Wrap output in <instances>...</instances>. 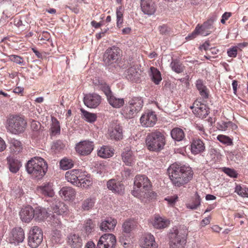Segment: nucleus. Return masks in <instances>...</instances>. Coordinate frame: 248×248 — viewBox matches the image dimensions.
I'll return each instance as SVG.
<instances>
[{"mask_svg": "<svg viewBox=\"0 0 248 248\" xmlns=\"http://www.w3.org/2000/svg\"><path fill=\"white\" fill-rule=\"evenodd\" d=\"M168 172L172 183L177 187L188 183L193 175L191 167L177 163L170 165L168 169Z\"/></svg>", "mask_w": 248, "mask_h": 248, "instance_id": "f257e3e1", "label": "nucleus"}, {"mask_svg": "<svg viewBox=\"0 0 248 248\" xmlns=\"http://www.w3.org/2000/svg\"><path fill=\"white\" fill-rule=\"evenodd\" d=\"M132 194L134 197L141 200L150 199L153 196L152 184L146 175H137L135 176Z\"/></svg>", "mask_w": 248, "mask_h": 248, "instance_id": "f03ea898", "label": "nucleus"}, {"mask_svg": "<svg viewBox=\"0 0 248 248\" xmlns=\"http://www.w3.org/2000/svg\"><path fill=\"white\" fill-rule=\"evenodd\" d=\"M27 172L31 177L37 180L42 179L47 170V164L45 160L39 156H35L29 160L26 165Z\"/></svg>", "mask_w": 248, "mask_h": 248, "instance_id": "7ed1b4c3", "label": "nucleus"}, {"mask_svg": "<svg viewBox=\"0 0 248 248\" xmlns=\"http://www.w3.org/2000/svg\"><path fill=\"white\" fill-rule=\"evenodd\" d=\"M27 126L25 119L19 115L10 116L7 121L6 129L8 132L14 135H19L23 133Z\"/></svg>", "mask_w": 248, "mask_h": 248, "instance_id": "20e7f679", "label": "nucleus"}, {"mask_svg": "<svg viewBox=\"0 0 248 248\" xmlns=\"http://www.w3.org/2000/svg\"><path fill=\"white\" fill-rule=\"evenodd\" d=\"M169 238L170 248H185L186 237L181 230L172 228L170 230Z\"/></svg>", "mask_w": 248, "mask_h": 248, "instance_id": "39448f33", "label": "nucleus"}, {"mask_svg": "<svg viewBox=\"0 0 248 248\" xmlns=\"http://www.w3.org/2000/svg\"><path fill=\"white\" fill-rule=\"evenodd\" d=\"M51 209L53 213L56 214V215L59 216V217H56L54 215L52 216L51 218L52 225L54 226H60L61 224L60 216L66 215L68 213V210L66 205L63 202L57 200L52 205Z\"/></svg>", "mask_w": 248, "mask_h": 248, "instance_id": "423d86ee", "label": "nucleus"}, {"mask_svg": "<svg viewBox=\"0 0 248 248\" xmlns=\"http://www.w3.org/2000/svg\"><path fill=\"white\" fill-rule=\"evenodd\" d=\"M43 240V233L41 229L34 226L30 231L29 236L28 244L32 248H36Z\"/></svg>", "mask_w": 248, "mask_h": 248, "instance_id": "0eeeda50", "label": "nucleus"}, {"mask_svg": "<svg viewBox=\"0 0 248 248\" xmlns=\"http://www.w3.org/2000/svg\"><path fill=\"white\" fill-rule=\"evenodd\" d=\"M93 148V142L90 140L81 141L77 143L75 147L76 152L81 155H90Z\"/></svg>", "mask_w": 248, "mask_h": 248, "instance_id": "6e6552de", "label": "nucleus"}, {"mask_svg": "<svg viewBox=\"0 0 248 248\" xmlns=\"http://www.w3.org/2000/svg\"><path fill=\"white\" fill-rule=\"evenodd\" d=\"M119 49L118 47L113 46L107 49L104 55L103 61L105 64L109 65L116 62L118 59Z\"/></svg>", "mask_w": 248, "mask_h": 248, "instance_id": "1a4fd4ad", "label": "nucleus"}, {"mask_svg": "<svg viewBox=\"0 0 248 248\" xmlns=\"http://www.w3.org/2000/svg\"><path fill=\"white\" fill-rule=\"evenodd\" d=\"M190 108L193 109L194 114L200 118H205L209 113V108L206 105L198 101H195Z\"/></svg>", "mask_w": 248, "mask_h": 248, "instance_id": "9d476101", "label": "nucleus"}, {"mask_svg": "<svg viewBox=\"0 0 248 248\" xmlns=\"http://www.w3.org/2000/svg\"><path fill=\"white\" fill-rule=\"evenodd\" d=\"M101 97L96 93H90L84 97V104L90 108H96L101 103Z\"/></svg>", "mask_w": 248, "mask_h": 248, "instance_id": "9b49d317", "label": "nucleus"}, {"mask_svg": "<svg viewBox=\"0 0 248 248\" xmlns=\"http://www.w3.org/2000/svg\"><path fill=\"white\" fill-rule=\"evenodd\" d=\"M25 238L24 232L20 228H16L13 229L11 235L9 238V241L11 244L18 245L23 241Z\"/></svg>", "mask_w": 248, "mask_h": 248, "instance_id": "f8f14e48", "label": "nucleus"}, {"mask_svg": "<svg viewBox=\"0 0 248 248\" xmlns=\"http://www.w3.org/2000/svg\"><path fill=\"white\" fill-rule=\"evenodd\" d=\"M141 75V71L134 66L129 68L124 73V76L128 80L135 82L140 81Z\"/></svg>", "mask_w": 248, "mask_h": 248, "instance_id": "ddd939ff", "label": "nucleus"}, {"mask_svg": "<svg viewBox=\"0 0 248 248\" xmlns=\"http://www.w3.org/2000/svg\"><path fill=\"white\" fill-rule=\"evenodd\" d=\"M81 171L78 169H73L67 171L65 177L68 182L76 186L79 183V179L82 174Z\"/></svg>", "mask_w": 248, "mask_h": 248, "instance_id": "4468645a", "label": "nucleus"}, {"mask_svg": "<svg viewBox=\"0 0 248 248\" xmlns=\"http://www.w3.org/2000/svg\"><path fill=\"white\" fill-rule=\"evenodd\" d=\"M121 156L122 160L125 165L132 166L134 164L136 157L130 148L128 147L125 148L121 154Z\"/></svg>", "mask_w": 248, "mask_h": 248, "instance_id": "2eb2a0df", "label": "nucleus"}, {"mask_svg": "<svg viewBox=\"0 0 248 248\" xmlns=\"http://www.w3.org/2000/svg\"><path fill=\"white\" fill-rule=\"evenodd\" d=\"M140 121L141 124L145 127H153L155 124V114L153 111L148 110L143 114Z\"/></svg>", "mask_w": 248, "mask_h": 248, "instance_id": "dca6fc26", "label": "nucleus"}, {"mask_svg": "<svg viewBox=\"0 0 248 248\" xmlns=\"http://www.w3.org/2000/svg\"><path fill=\"white\" fill-rule=\"evenodd\" d=\"M107 186L108 188L113 192L122 194L124 193V185L120 182L115 179H111L108 181Z\"/></svg>", "mask_w": 248, "mask_h": 248, "instance_id": "f3484780", "label": "nucleus"}, {"mask_svg": "<svg viewBox=\"0 0 248 248\" xmlns=\"http://www.w3.org/2000/svg\"><path fill=\"white\" fill-rule=\"evenodd\" d=\"M34 209L31 206H26L22 208L20 213V217L22 221L29 222L33 218Z\"/></svg>", "mask_w": 248, "mask_h": 248, "instance_id": "a211bd4d", "label": "nucleus"}, {"mask_svg": "<svg viewBox=\"0 0 248 248\" xmlns=\"http://www.w3.org/2000/svg\"><path fill=\"white\" fill-rule=\"evenodd\" d=\"M155 237L151 233L145 234L140 240V245L143 248H155Z\"/></svg>", "mask_w": 248, "mask_h": 248, "instance_id": "6ab92c4d", "label": "nucleus"}, {"mask_svg": "<svg viewBox=\"0 0 248 248\" xmlns=\"http://www.w3.org/2000/svg\"><path fill=\"white\" fill-rule=\"evenodd\" d=\"M205 145L200 139H193L191 143V152L193 155H197L205 150Z\"/></svg>", "mask_w": 248, "mask_h": 248, "instance_id": "aec40b11", "label": "nucleus"}, {"mask_svg": "<svg viewBox=\"0 0 248 248\" xmlns=\"http://www.w3.org/2000/svg\"><path fill=\"white\" fill-rule=\"evenodd\" d=\"M216 20L215 17H213L206 22L201 26L199 25L200 33L203 36H207L211 33V29L213 28V23Z\"/></svg>", "mask_w": 248, "mask_h": 248, "instance_id": "412c9836", "label": "nucleus"}, {"mask_svg": "<svg viewBox=\"0 0 248 248\" xmlns=\"http://www.w3.org/2000/svg\"><path fill=\"white\" fill-rule=\"evenodd\" d=\"M38 193L49 197H52L54 195L53 185L51 183H45L37 187Z\"/></svg>", "mask_w": 248, "mask_h": 248, "instance_id": "4be33fe9", "label": "nucleus"}, {"mask_svg": "<svg viewBox=\"0 0 248 248\" xmlns=\"http://www.w3.org/2000/svg\"><path fill=\"white\" fill-rule=\"evenodd\" d=\"M117 220L111 217H107L103 220L100 226V230L103 232H109L114 229Z\"/></svg>", "mask_w": 248, "mask_h": 248, "instance_id": "5701e85b", "label": "nucleus"}, {"mask_svg": "<svg viewBox=\"0 0 248 248\" xmlns=\"http://www.w3.org/2000/svg\"><path fill=\"white\" fill-rule=\"evenodd\" d=\"M60 196L65 201H71L74 199L76 196L75 189L70 187H63L60 192Z\"/></svg>", "mask_w": 248, "mask_h": 248, "instance_id": "b1692460", "label": "nucleus"}, {"mask_svg": "<svg viewBox=\"0 0 248 248\" xmlns=\"http://www.w3.org/2000/svg\"><path fill=\"white\" fill-rule=\"evenodd\" d=\"M152 0H141L140 5L142 12L147 15H152L155 12Z\"/></svg>", "mask_w": 248, "mask_h": 248, "instance_id": "393cba45", "label": "nucleus"}, {"mask_svg": "<svg viewBox=\"0 0 248 248\" xmlns=\"http://www.w3.org/2000/svg\"><path fill=\"white\" fill-rule=\"evenodd\" d=\"M7 160L10 171L14 173H16L22 166L21 162L13 157H7Z\"/></svg>", "mask_w": 248, "mask_h": 248, "instance_id": "a878e982", "label": "nucleus"}, {"mask_svg": "<svg viewBox=\"0 0 248 248\" xmlns=\"http://www.w3.org/2000/svg\"><path fill=\"white\" fill-rule=\"evenodd\" d=\"M166 144L164 134L156 131V152H159L164 149Z\"/></svg>", "mask_w": 248, "mask_h": 248, "instance_id": "bb28decb", "label": "nucleus"}, {"mask_svg": "<svg viewBox=\"0 0 248 248\" xmlns=\"http://www.w3.org/2000/svg\"><path fill=\"white\" fill-rule=\"evenodd\" d=\"M114 150L109 146H103L98 150L97 155L103 158H109L113 155Z\"/></svg>", "mask_w": 248, "mask_h": 248, "instance_id": "cd10ccee", "label": "nucleus"}, {"mask_svg": "<svg viewBox=\"0 0 248 248\" xmlns=\"http://www.w3.org/2000/svg\"><path fill=\"white\" fill-rule=\"evenodd\" d=\"M33 212L34 214L33 218L38 221L43 220L48 217L49 214L45 208L41 207H37L34 209Z\"/></svg>", "mask_w": 248, "mask_h": 248, "instance_id": "c85d7f7f", "label": "nucleus"}, {"mask_svg": "<svg viewBox=\"0 0 248 248\" xmlns=\"http://www.w3.org/2000/svg\"><path fill=\"white\" fill-rule=\"evenodd\" d=\"M99 240L113 248L115 247L116 239L114 235L112 233H105L100 237Z\"/></svg>", "mask_w": 248, "mask_h": 248, "instance_id": "c756f323", "label": "nucleus"}, {"mask_svg": "<svg viewBox=\"0 0 248 248\" xmlns=\"http://www.w3.org/2000/svg\"><path fill=\"white\" fill-rule=\"evenodd\" d=\"M109 136L111 139L119 140L123 139V130L119 125L109 130Z\"/></svg>", "mask_w": 248, "mask_h": 248, "instance_id": "7c9ffc66", "label": "nucleus"}, {"mask_svg": "<svg viewBox=\"0 0 248 248\" xmlns=\"http://www.w3.org/2000/svg\"><path fill=\"white\" fill-rule=\"evenodd\" d=\"M10 148L12 152L17 154L20 152L22 150L21 142L15 138H11L9 140Z\"/></svg>", "mask_w": 248, "mask_h": 248, "instance_id": "2f4dec72", "label": "nucleus"}, {"mask_svg": "<svg viewBox=\"0 0 248 248\" xmlns=\"http://www.w3.org/2000/svg\"><path fill=\"white\" fill-rule=\"evenodd\" d=\"M68 243L74 248H79L82 245L81 238L76 234H71L68 236Z\"/></svg>", "mask_w": 248, "mask_h": 248, "instance_id": "473e14b6", "label": "nucleus"}, {"mask_svg": "<svg viewBox=\"0 0 248 248\" xmlns=\"http://www.w3.org/2000/svg\"><path fill=\"white\" fill-rule=\"evenodd\" d=\"M107 100L109 104L114 108H120L124 104L123 98L117 97L113 94L108 97Z\"/></svg>", "mask_w": 248, "mask_h": 248, "instance_id": "72a5a7b5", "label": "nucleus"}, {"mask_svg": "<svg viewBox=\"0 0 248 248\" xmlns=\"http://www.w3.org/2000/svg\"><path fill=\"white\" fill-rule=\"evenodd\" d=\"M137 113L134 108L130 105L125 106L121 111V114L126 119H131Z\"/></svg>", "mask_w": 248, "mask_h": 248, "instance_id": "f704fd0d", "label": "nucleus"}, {"mask_svg": "<svg viewBox=\"0 0 248 248\" xmlns=\"http://www.w3.org/2000/svg\"><path fill=\"white\" fill-rule=\"evenodd\" d=\"M143 104V100L140 97H133L128 102V104L131 105L137 113L141 109Z\"/></svg>", "mask_w": 248, "mask_h": 248, "instance_id": "c9c22d12", "label": "nucleus"}, {"mask_svg": "<svg viewBox=\"0 0 248 248\" xmlns=\"http://www.w3.org/2000/svg\"><path fill=\"white\" fill-rule=\"evenodd\" d=\"M171 138L175 141H180L183 140L185 137L184 131L178 127L173 128L170 132Z\"/></svg>", "mask_w": 248, "mask_h": 248, "instance_id": "e433bc0d", "label": "nucleus"}, {"mask_svg": "<svg viewBox=\"0 0 248 248\" xmlns=\"http://www.w3.org/2000/svg\"><path fill=\"white\" fill-rule=\"evenodd\" d=\"M196 85L201 96L203 98H207L208 97L207 89L206 87L203 84V81L201 79H198L196 81Z\"/></svg>", "mask_w": 248, "mask_h": 248, "instance_id": "4c0bfd02", "label": "nucleus"}, {"mask_svg": "<svg viewBox=\"0 0 248 248\" xmlns=\"http://www.w3.org/2000/svg\"><path fill=\"white\" fill-rule=\"evenodd\" d=\"M146 144L148 150L151 151L155 150V134L148 135L146 139Z\"/></svg>", "mask_w": 248, "mask_h": 248, "instance_id": "58836bf2", "label": "nucleus"}, {"mask_svg": "<svg viewBox=\"0 0 248 248\" xmlns=\"http://www.w3.org/2000/svg\"><path fill=\"white\" fill-rule=\"evenodd\" d=\"M95 202V199L89 197L84 200L82 203L81 207L84 210L88 211L91 209Z\"/></svg>", "mask_w": 248, "mask_h": 248, "instance_id": "ea45409f", "label": "nucleus"}, {"mask_svg": "<svg viewBox=\"0 0 248 248\" xmlns=\"http://www.w3.org/2000/svg\"><path fill=\"white\" fill-rule=\"evenodd\" d=\"M74 161L67 158H64L60 162V168L63 170H67L74 166Z\"/></svg>", "mask_w": 248, "mask_h": 248, "instance_id": "a19ab883", "label": "nucleus"}, {"mask_svg": "<svg viewBox=\"0 0 248 248\" xmlns=\"http://www.w3.org/2000/svg\"><path fill=\"white\" fill-rule=\"evenodd\" d=\"M51 121V131L52 134L54 135L59 134L60 133L61 127L59 121L55 117H52Z\"/></svg>", "mask_w": 248, "mask_h": 248, "instance_id": "79ce46f5", "label": "nucleus"}, {"mask_svg": "<svg viewBox=\"0 0 248 248\" xmlns=\"http://www.w3.org/2000/svg\"><path fill=\"white\" fill-rule=\"evenodd\" d=\"M171 69L177 73H181L184 70V66L179 61L173 60L170 63Z\"/></svg>", "mask_w": 248, "mask_h": 248, "instance_id": "37998d69", "label": "nucleus"}, {"mask_svg": "<svg viewBox=\"0 0 248 248\" xmlns=\"http://www.w3.org/2000/svg\"><path fill=\"white\" fill-rule=\"evenodd\" d=\"M79 184H78V185H76V186L84 188H87L92 184L91 180L85 177L82 173L81 174V176H80V178L79 179Z\"/></svg>", "mask_w": 248, "mask_h": 248, "instance_id": "c03bdc74", "label": "nucleus"}, {"mask_svg": "<svg viewBox=\"0 0 248 248\" xmlns=\"http://www.w3.org/2000/svg\"><path fill=\"white\" fill-rule=\"evenodd\" d=\"M134 227V222L131 220H126L125 221L123 225L122 229L124 232L129 233Z\"/></svg>", "mask_w": 248, "mask_h": 248, "instance_id": "a18cd8bd", "label": "nucleus"}, {"mask_svg": "<svg viewBox=\"0 0 248 248\" xmlns=\"http://www.w3.org/2000/svg\"><path fill=\"white\" fill-rule=\"evenodd\" d=\"M80 110L86 121L93 123L96 121V116L95 114L90 113L82 108Z\"/></svg>", "mask_w": 248, "mask_h": 248, "instance_id": "49530a36", "label": "nucleus"}, {"mask_svg": "<svg viewBox=\"0 0 248 248\" xmlns=\"http://www.w3.org/2000/svg\"><path fill=\"white\" fill-rule=\"evenodd\" d=\"M201 204V199L198 194L195 195V199L192 202L186 204L187 208L194 210L197 209Z\"/></svg>", "mask_w": 248, "mask_h": 248, "instance_id": "de8ad7c7", "label": "nucleus"}, {"mask_svg": "<svg viewBox=\"0 0 248 248\" xmlns=\"http://www.w3.org/2000/svg\"><path fill=\"white\" fill-rule=\"evenodd\" d=\"M169 221L156 216V229H164L168 226Z\"/></svg>", "mask_w": 248, "mask_h": 248, "instance_id": "09e8293b", "label": "nucleus"}, {"mask_svg": "<svg viewBox=\"0 0 248 248\" xmlns=\"http://www.w3.org/2000/svg\"><path fill=\"white\" fill-rule=\"evenodd\" d=\"M235 192L243 197H248V188L237 185L235 187Z\"/></svg>", "mask_w": 248, "mask_h": 248, "instance_id": "8fccbe9b", "label": "nucleus"}, {"mask_svg": "<svg viewBox=\"0 0 248 248\" xmlns=\"http://www.w3.org/2000/svg\"><path fill=\"white\" fill-rule=\"evenodd\" d=\"M217 139L220 142L227 144L228 145H231L233 143L232 140L225 135H219L217 136Z\"/></svg>", "mask_w": 248, "mask_h": 248, "instance_id": "3c124183", "label": "nucleus"}, {"mask_svg": "<svg viewBox=\"0 0 248 248\" xmlns=\"http://www.w3.org/2000/svg\"><path fill=\"white\" fill-rule=\"evenodd\" d=\"M94 225L93 224L92 221L89 219L86 220L84 225V230L85 231L86 233L88 235L91 232L93 229L94 228Z\"/></svg>", "mask_w": 248, "mask_h": 248, "instance_id": "603ef678", "label": "nucleus"}, {"mask_svg": "<svg viewBox=\"0 0 248 248\" xmlns=\"http://www.w3.org/2000/svg\"><path fill=\"white\" fill-rule=\"evenodd\" d=\"M9 59L11 61L17 64H20L21 65H25V62L23 60V59L19 56L11 55L9 56Z\"/></svg>", "mask_w": 248, "mask_h": 248, "instance_id": "864d4df0", "label": "nucleus"}, {"mask_svg": "<svg viewBox=\"0 0 248 248\" xmlns=\"http://www.w3.org/2000/svg\"><path fill=\"white\" fill-rule=\"evenodd\" d=\"M64 147V145L61 140H56L52 144L51 149L55 152H57L63 149Z\"/></svg>", "mask_w": 248, "mask_h": 248, "instance_id": "5fc2aeb1", "label": "nucleus"}, {"mask_svg": "<svg viewBox=\"0 0 248 248\" xmlns=\"http://www.w3.org/2000/svg\"><path fill=\"white\" fill-rule=\"evenodd\" d=\"M100 86L101 89L107 96V98H108V97L113 94L110 91V88L105 83H102Z\"/></svg>", "mask_w": 248, "mask_h": 248, "instance_id": "6e6d98bb", "label": "nucleus"}, {"mask_svg": "<svg viewBox=\"0 0 248 248\" xmlns=\"http://www.w3.org/2000/svg\"><path fill=\"white\" fill-rule=\"evenodd\" d=\"M158 30L162 34L169 35L170 33L171 29L166 25H163L158 27Z\"/></svg>", "mask_w": 248, "mask_h": 248, "instance_id": "4d7b16f0", "label": "nucleus"}, {"mask_svg": "<svg viewBox=\"0 0 248 248\" xmlns=\"http://www.w3.org/2000/svg\"><path fill=\"white\" fill-rule=\"evenodd\" d=\"M223 171L231 177L236 178L237 176V173L234 169L225 168L223 169Z\"/></svg>", "mask_w": 248, "mask_h": 248, "instance_id": "13d9d810", "label": "nucleus"}, {"mask_svg": "<svg viewBox=\"0 0 248 248\" xmlns=\"http://www.w3.org/2000/svg\"><path fill=\"white\" fill-rule=\"evenodd\" d=\"M60 232L58 230L53 231L51 233L52 241L55 243H58L60 240Z\"/></svg>", "mask_w": 248, "mask_h": 248, "instance_id": "bf43d9fd", "label": "nucleus"}, {"mask_svg": "<svg viewBox=\"0 0 248 248\" xmlns=\"http://www.w3.org/2000/svg\"><path fill=\"white\" fill-rule=\"evenodd\" d=\"M198 34H200L199 29V25L197 26L194 31L191 33L189 34L186 37V39L187 40H192L195 38Z\"/></svg>", "mask_w": 248, "mask_h": 248, "instance_id": "052dcab7", "label": "nucleus"}, {"mask_svg": "<svg viewBox=\"0 0 248 248\" xmlns=\"http://www.w3.org/2000/svg\"><path fill=\"white\" fill-rule=\"evenodd\" d=\"M178 199L177 195H174L171 196H168L165 199V200L168 202V204L170 205H173L176 202Z\"/></svg>", "mask_w": 248, "mask_h": 248, "instance_id": "680f3d73", "label": "nucleus"}, {"mask_svg": "<svg viewBox=\"0 0 248 248\" xmlns=\"http://www.w3.org/2000/svg\"><path fill=\"white\" fill-rule=\"evenodd\" d=\"M232 124V122H222L221 123L218 124V126L219 129L221 130H226L228 127H230V125Z\"/></svg>", "mask_w": 248, "mask_h": 248, "instance_id": "e2e57ef3", "label": "nucleus"}, {"mask_svg": "<svg viewBox=\"0 0 248 248\" xmlns=\"http://www.w3.org/2000/svg\"><path fill=\"white\" fill-rule=\"evenodd\" d=\"M227 54L230 57H235L237 54V47L233 46L229 48L227 51Z\"/></svg>", "mask_w": 248, "mask_h": 248, "instance_id": "0e129e2a", "label": "nucleus"}, {"mask_svg": "<svg viewBox=\"0 0 248 248\" xmlns=\"http://www.w3.org/2000/svg\"><path fill=\"white\" fill-rule=\"evenodd\" d=\"M116 14L117 18H123L124 10L122 6L117 8Z\"/></svg>", "mask_w": 248, "mask_h": 248, "instance_id": "69168bd1", "label": "nucleus"}, {"mask_svg": "<svg viewBox=\"0 0 248 248\" xmlns=\"http://www.w3.org/2000/svg\"><path fill=\"white\" fill-rule=\"evenodd\" d=\"M123 179H126L131 174V170L129 169H124L121 172Z\"/></svg>", "mask_w": 248, "mask_h": 248, "instance_id": "338daca9", "label": "nucleus"}, {"mask_svg": "<svg viewBox=\"0 0 248 248\" xmlns=\"http://www.w3.org/2000/svg\"><path fill=\"white\" fill-rule=\"evenodd\" d=\"M50 38L49 34L46 31H44L42 34L39 36L40 40H48Z\"/></svg>", "mask_w": 248, "mask_h": 248, "instance_id": "774afa93", "label": "nucleus"}]
</instances>
